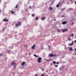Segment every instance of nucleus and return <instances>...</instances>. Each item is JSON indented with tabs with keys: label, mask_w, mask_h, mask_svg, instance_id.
Wrapping results in <instances>:
<instances>
[{
	"label": "nucleus",
	"mask_w": 76,
	"mask_h": 76,
	"mask_svg": "<svg viewBox=\"0 0 76 76\" xmlns=\"http://www.w3.org/2000/svg\"><path fill=\"white\" fill-rule=\"evenodd\" d=\"M41 60H42V58L41 57L39 58L37 60L38 63H41L42 62V61Z\"/></svg>",
	"instance_id": "nucleus-1"
},
{
	"label": "nucleus",
	"mask_w": 76,
	"mask_h": 76,
	"mask_svg": "<svg viewBox=\"0 0 76 76\" xmlns=\"http://www.w3.org/2000/svg\"><path fill=\"white\" fill-rule=\"evenodd\" d=\"M20 25H21V23L20 22H18V24L16 23L15 24V26L16 27H18V26H20Z\"/></svg>",
	"instance_id": "nucleus-2"
},
{
	"label": "nucleus",
	"mask_w": 76,
	"mask_h": 76,
	"mask_svg": "<svg viewBox=\"0 0 76 76\" xmlns=\"http://www.w3.org/2000/svg\"><path fill=\"white\" fill-rule=\"evenodd\" d=\"M56 54L53 55V54H50L49 55V56L50 57H56Z\"/></svg>",
	"instance_id": "nucleus-3"
},
{
	"label": "nucleus",
	"mask_w": 76,
	"mask_h": 76,
	"mask_svg": "<svg viewBox=\"0 0 76 76\" xmlns=\"http://www.w3.org/2000/svg\"><path fill=\"white\" fill-rule=\"evenodd\" d=\"M11 65L12 66H14V67H16V64L14 62H12L11 63Z\"/></svg>",
	"instance_id": "nucleus-4"
},
{
	"label": "nucleus",
	"mask_w": 76,
	"mask_h": 76,
	"mask_svg": "<svg viewBox=\"0 0 76 76\" xmlns=\"http://www.w3.org/2000/svg\"><path fill=\"white\" fill-rule=\"evenodd\" d=\"M62 31H63V32H66V31H68V28H65L64 30H62Z\"/></svg>",
	"instance_id": "nucleus-5"
},
{
	"label": "nucleus",
	"mask_w": 76,
	"mask_h": 76,
	"mask_svg": "<svg viewBox=\"0 0 76 76\" xmlns=\"http://www.w3.org/2000/svg\"><path fill=\"white\" fill-rule=\"evenodd\" d=\"M73 44V41H72V42L71 43H70L69 44V46H72Z\"/></svg>",
	"instance_id": "nucleus-6"
},
{
	"label": "nucleus",
	"mask_w": 76,
	"mask_h": 76,
	"mask_svg": "<svg viewBox=\"0 0 76 76\" xmlns=\"http://www.w3.org/2000/svg\"><path fill=\"white\" fill-rule=\"evenodd\" d=\"M67 23V22L66 21H64L62 22V25H65V24H66Z\"/></svg>",
	"instance_id": "nucleus-7"
},
{
	"label": "nucleus",
	"mask_w": 76,
	"mask_h": 76,
	"mask_svg": "<svg viewBox=\"0 0 76 76\" xmlns=\"http://www.w3.org/2000/svg\"><path fill=\"white\" fill-rule=\"evenodd\" d=\"M25 62H22V64H21V66H25Z\"/></svg>",
	"instance_id": "nucleus-8"
},
{
	"label": "nucleus",
	"mask_w": 76,
	"mask_h": 76,
	"mask_svg": "<svg viewBox=\"0 0 76 76\" xmlns=\"http://www.w3.org/2000/svg\"><path fill=\"white\" fill-rule=\"evenodd\" d=\"M3 20L5 22H8V21H9V20L7 19L6 20V18H5Z\"/></svg>",
	"instance_id": "nucleus-9"
},
{
	"label": "nucleus",
	"mask_w": 76,
	"mask_h": 76,
	"mask_svg": "<svg viewBox=\"0 0 76 76\" xmlns=\"http://www.w3.org/2000/svg\"><path fill=\"white\" fill-rule=\"evenodd\" d=\"M49 10H53V7H49Z\"/></svg>",
	"instance_id": "nucleus-10"
},
{
	"label": "nucleus",
	"mask_w": 76,
	"mask_h": 76,
	"mask_svg": "<svg viewBox=\"0 0 76 76\" xmlns=\"http://www.w3.org/2000/svg\"><path fill=\"white\" fill-rule=\"evenodd\" d=\"M50 60H51V58H49V59L46 60V61H48V62L50 63Z\"/></svg>",
	"instance_id": "nucleus-11"
},
{
	"label": "nucleus",
	"mask_w": 76,
	"mask_h": 76,
	"mask_svg": "<svg viewBox=\"0 0 76 76\" xmlns=\"http://www.w3.org/2000/svg\"><path fill=\"white\" fill-rule=\"evenodd\" d=\"M64 68V66H62V67H61L60 69H59V70H62V69H63V68Z\"/></svg>",
	"instance_id": "nucleus-12"
},
{
	"label": "nucleus",
	"mask_w": 76,
	"mask_h": 76,
	"mask_svg": "<svg viewBox=\"0 0 76 76\" xmlns=\"http://www.w3.org/2000/svg\"><path fill=\"white\" fill-rule=\"evenodd\" d=\"M69 50L70 51H73V49H72V47H70Z\"/></svg>",
	"instance_id": "nucleus-13"
},
{
	"label": "nucleus",
	"mask_w": 76,
	"mask_h": 76,
	"mask_svg": "<svg viewBox=\"0 0 76 76\" xmlns=\"http://www.w3.org/2000/svg\"><path fill=\"white\" fill-rule=\"evenodd\" d=\"M35 47V45H33V47H32V49H34Z\"/></svg>",
	"instance_id": "nucleus-14"
},
{
	"label": "nucleus",
	"mask_w": 76,
	"mask_h": 76,
	"mask_svg": "<svg viewBox=\"0 0 76 76\" xmlns=\"http://www.w3.org/2000/svg\"><path fill=\"white\" fill-rule=\"evenodd\" d=\"M34 57H39V56H37L36 55H34Z\"/></svg>",
	"instance_id": "nucleus-15"
},
{
	"label": "nucleus",
	"mask_w": 76,
	"mask_h": 76,
	"mask_svg": "<svg viewBox=\"0 0 76 76\" xmlns=\"http://www.w3.org/2000/svg\"><path fill=\"white\" fill-rule=\"evenodd\" d=\"M42 20H45V18L44 17L42 18Z\"/></svg>",
	"instance_id": "nucleus-16"
},
{
	"label": "nucleus",
	"mask_w": 76,
	"mask_h": 76,
	"mask_svg": "<svg viewBox=\"0 0 76 76\" xmlns=\"http://www.w3.org/2000/svg\"><path fill=\"white\" fill-rule=\"evenodd\" d=\"M53 64H56V62L55 61H53Z\"/></svg>",
	"instance_id": "nucleus-17"
},
{
	"label": "nucleus",
	"mask_w": 76,
	"mask_h": 76,
	"mask_svg": "<svg viewBox=\"0 0 76 76\" xmlns=\"http://www.w3.org/2000/svg\"><path fill=\"white\" fill-rule=\"evenodd\" d=\"M35 19L36 20H38V17H36L35 18Z\"/></svg>",
	"instance_id": "nucleus-18"
},
{
	"label": "nucleus",
	"mask_w": 76,
	"mask_h": 76,
	"mask_svg": "<svg viewBox=\"0 0 76 76\" xmlns=\"http://www.w3.org/2000/svg\"><path fill=\"white\" fill-rule=\"evenodd\" d=\"M7 53H9V54H10V53H11V52H10V50H8L7 51Z\"/></svg>",
	"instance_id": "nucleus-19"
},
{
	"label": "nucleus",
	"mask_w": 76,
	"mask_h": 76,
	"mask_svg": "<svg viewBox=\"0 0 76 76\" xmlns=\"http://www.w3.org/2000/svg\"><path fill=\"white\" fill-rule=\"evenodd\" d=\"M24 47H26V48H28V46H27V45H25L24 46Z\"/></svg>",
	"instance_id": "nucleus-20"
},
{
	"label": "nucleus",
	"mask_w": 76,
	"mask_h": 76,
	"mask_svg": "<svg viewBox=\"0 0 76 76\" xmlns=\"http://www.w3.org/2000/svg\"><path fill=\"white\" fill-rule=\"evenodd\" d=\"M55 67H58V65H54Z\"/></svg>",
	"instance_id": "nucleus-21"
},
{
	"label": "nucleus",
	"mask_w": 76,
	"mask_h": 76,
	"mask_svg": "<svg viewBox=\"0 0 76 76\" xmlns=\"http://www.w3.org/2000/svg\"><path fill=\"white\" fill-rule=\"evenodd\" d=\"M58 6H59V4H57L56 5V7H58Z\"/></svg>",
	"instance_id": "nucleus-22"
},
{
	"label": "nucleus",
	"mask_w": 76,
	"mask_h": 76,
	"mask_svg": "<svg viewBox=\"0 0 76 76\" xmlns=\"http://www.w3.org/2000/svg\"><path fill=\"white\" fill-rule=\"evenodd\" d=\"M53 63H50V66H53Z\"/></svg>",
	"instance_id": "nucleus-23"
},
{
	"label": "nucleus",
	"mask_w": 76,
	"mask_h": 76,
	"mask_svg": "<svg viewBox=\"0 0 76 76\" xmlns=\"http://www.w3.org/2000/svg\"><path fill=\"white\" fill-rule=\"evenodd\" d=\"M68 40H69V41H71V39H70V38H69Z\"/></svg>",
	"instance_id": "nucleus-24"
},
{
	"label": "nucleus",
	"mask_w": 76,
	"mask_h": 76,
	"mask_svg": "<svg viewBox=\"0 0 76 76\" xmlns=\"http://www.w3.org/2000/svg\"><path fill=\"white\" fill-rule=\"evenodd\" d=\"M25 10L26 12H28V10H27V9H25Z\"/></svg>",
	"instance_id": "nucleus-25"
},
{
	"label": "nucleus",
	"mask_w": 76,
	"mask_h": 76,
	"mask_svg": "<svg viewBox=\"0 0 76 76\" xmlns=\"http://www.w3.org/2000/svg\"><path fill=\"white\" fill-rule=\"evenodd\" d=\"M18 5H16V7H15V8H18Z\"/></svg>",
	"instance_id": "nucleus-26"
},
{
	"label": "nucleus",
	"mask_w": 76,
	"mask_h": 76,
	"mask_svg": "<svg viewBox=\"0 0 76 76\" xmlns=\"http://www.w3.org/2000/svg\"><path fill=\"white\" fill-rule=\"evenodd\" d=\"M11 13H12V14H13V13H14V12L13 11H11Z\"/></svg>",
	"instance_id": "nucleus-27"
},
{
	"label": "nucleus",
	"mask_w": 76,
	"mask_h": 76,
	"mask_svg": "<svg viewBox=\"0 0 76 76\" xmlns=\"http://www.w3.org/2000/svg\"><path fill=\"white\" fill-rule=\"evenodd\" d=\"M41 69H42V71H44V69H43V68H41Z\"/></svg>",
	"instance_id": "nucleus-28"
},
{
	"label": "nucleus",
	"mask_w": 76,
	"mask_h": 76,
	"mask_svg": "<svg viewBox=\"0 0 76 76\" xmlns=\"http://www.w3.org/2000/svg\"><path fill=\"white\" fill-rule=\"evenodd\" d=\"M71 36H72V34H70L69 36V38H70V37H71Z\"/></svg>",
	"instance_id": "nucleus-29"
},
{
	"label": "nucleus",
	"mask_w": 76,
	"mask_h": 76,
	"mask_svg": "<svg viewBox=\"0 0 76 76\" xmlns=\"http://www.w3.org/2000/svg\"><path fill=\"white\" fill-rule=\"evenodd\" d=\"M73 35H74L73 34H71V36L72 37H73Z\"/></svg>",
	"instance_id": "nucleus-30"
},
{
	"label": "nucleus",
	"mask_w": 76,
	"mask_h": 76,
	"mask_svg": "<svg viewBox=\"0 0 76 76\" xmlns=\"http://www.w3.org/2000/svg\"><path fill=\"white\" fill-rule=\"evenodd\" d=\"M32 16H33V17H34V16H35V15H32Z\"/></svg>",
	"instance_id": "nucleus-31"
},
{
	"label": "nucleus",
	"mask_w": 76,
	"mask_h": 76,
	"mask_svg": "<svg viewBox=\"0 0 76 76\" xmlns=\"http://www.w3.org/2000/svg\"><path fill=\"white\" fill-rule=\"evenodd\" d=\"M56 64H58V62H56Z\"/></svg>",
	"instance_id": "nucleus-32"
},
{
	"label": "nucleus",
	"mask_w": 76,
	"mask_h": 76,
	"mask_svg": "<svg viewBox=\"0 0 76 76\" xmlns=\"http://www.w3.org/2000/svg\"><path fill=\"white\" fill-rule=\"evenodd\" d=\"M58 32H60V29H58Z\"/></svg>",
	"instance_id": "nucleus-33"
},
{
	"label": "nucleus",
	"mask_w": 76,
	"mask_h": 76,
	"mask_svg": "<svg viewBox=\"0 0 76 76\" xmlns=\"http://www.w3.org/2000/svg\"><path fill=\"white\" fill-rule=\"evenodd\" d=\"M29 7H30V9H32V8H31V6H30Z\"/></svg>",
	"instance_id": "nucleus-34"
},
{
	"label": "nucleus",
	"mask_w": 76,
	"mask_h": 76,
	"mask_svg": "<svg viewBox=\"0 0 76 76\" xmlns=\"http://www.w3.org/2000/svg\"><path fill=\"white\" fill-rule=\"evenodd\" d=\"M1 55H2V53H0V56H1Z\"/></svg>",
	"instance_id": "nucleus-35"
},
{
	"label": "nucleus",
	"mask_w": 76,
	"mask_h": 76,
	"mask_svg": "<svg viewBox=\"0 0 76 76\" xmlns=\"http://www.w3.org/2000/svg\"><path fill=\"white\" fill-rule=\"evenodd\" d=\"M28 54H29V55H30L31 54V53H29Z\"/></svg>",
	"instance_id": "nucleus-36"
},
{
	"label": "nucleus",
	"mask_w": 76,
	"mask_h": 76,
	"mask_svg": "<svg viewBox=\"0 0 76 76\" xmlns=\"http://www.w3.org/2000/svg\"><path fill=\"white\" fill-rule=\"evenodd\" d=\"M74 42H76V40H75L74 41Z\"/></svg>",
	"instance_id": "nucleus-37"
},
{
	"label": "nucleus",
	"mask_w": 76,
	"mask_h": 76,
	"mask_svg": "<svg viewBox=\"0 0 76 76\" xmlns=\"http://www.w3.org/2000/svg\"><path fill=\"white\" fill-rule=\"evenodd\" d=\"M64 9H65V8H63V9H62L63 10H64Z\"/></svg>",
	"instance_id": "nucleus-38"
},
{
	"label": "nucleus",
	"mask_w": 76,
	"mask_h": 76,
	"mask_svg": "<svg viewBox=\"0 0 76 76\" xmlns=\"http://www.w3.org/2000/svg\"><path fill=\"white\" fill-rule=\"evenodd\" d=\"M35 76H38V75H37V74H36V75H35Z\"/></svg>",
	"instance_id": "nucleus-39"
},
{
	"label": "nucleus",
	"mask_w": 76,
	"mask_h": 76,
	"mask_svg": "<svg viewBox=\"0 0 76 76\" xmlns=\"http://www.w3.org/2000/svg\"><path fill=\"white\" fill-rule=\"evenodd\" d=\"M60 4V2H59L58 3V4H59V5Z\"/></svg>",
	"instance_id": "nucleus-40"
},
{
	"label": "nucleus",
	"mask_w": 76,
	"mask_h": 76,
	"mask_svg": "<svg viewBox=\"0 0 76 76\" xmlns=\"http://www.w3.org/2000/svg\"><path fill=\"white\" fill-rule=\"evenodd\" d=\"M41 76H44V75H41Z\"/></svg>",
	"instance_id": "nucleus-41"
},
{
	"label": "nucleus",
	"mask_w": 76,
	"mask_h": 76,
	"mask_svg": "<svg viewBox=\"0 0 76 76\" xmlns=\"http://www.w3.org/2000/svg\"><path fill=\"white\" fill-rule=\"evenodd\" d=\"M65 49H66V47H65Z\"/></svg>",
	"instance_id": "nucleus-42"
},
{
	"label": "nucleus",
	"mask_w": 76,
	"mask_h": 76,
	"mask_svg": "<svg viewBox=\"0 0 76 76\" xmlns=\"http://www.w3.org/2000/svg\"><path fill=\"white\" fill-rule=\"evenodd\" d=\"M75 51H76V48L75 49Z\"/></svg>",
	"instance_id": "nucleus-43"
},
{
	"label": "nucleus",
	"mask_w": 76,
	"mask_h": 76,
	"mask_svg": "<svg viewBox=\"0 0 76 76\" xmlns=\"http://www.w3.org/2000/svg\"><path fill=\"white\" fill-rule=\"evenodd\" d=\"M75 4H76V1L75 2Z\"/></svg>",
	"instance_id": "nucleus-44"
},
{
	"label": "nucleus",
	"mask_w": 76,
	"mask_h": 76,
	"mask_svg": "<svg viewBox=\"0 0 76 76\" xmlns=\"http://www.w3.org/2000/svg\"><path fill=\"white\" fill-rule=\"evenodd\" d=\"M70 0V1H72V0Z\"/></svg>",
	"instance_id": "nucleus-45"
},
{
	"label": "nucleus",
	"mask_w": 76,
	"mask_h": 76,
	"mask_svg": "<svg viewBox=\"0 0 76 76\" xmlns=\"http://www.w3.org/2000/svg\"><path fill=\"white\" fill-rule=\"evenodd\" d=\"M33 7H34V6H35V5H33Z\"/></svg>",
	"instance_id": "nucleus-46"
},
{
	"label": "nucleus",
	"mask_w": 76,
	"mask_h": 76,
	"mask_svg": "<svg viewBox=\"0 0 76 76\" xmlns=\"http://www.w3.org/2000/svg\"><path fill=\"white\" fill-rule=\"evenodd\" d=\"M74 23H72V24H74Z\"/></svg>",
	"instance_id": "nucleus-47"
},
{
	"label": "nucleus",
	"mask_w": 76,
	"mask_h": 76,
	"mask_svg": "<svg viewBox=\"0 0 76 76\" xmlns=\"http://www.w3.org/2000/svg\"><path fill=\"white\" fill-rule=\"evenodd\" d=\"M0 12H1V10L0 9Z\"/></svg>",
	"instance_id": "nucleus-48"
},
{
	"label": "nucleus",
	"mask_w": 76,
	"mask_h": 76,
	"mask_svg": "<svg viewBox=\"0 0 76 76\" xmlns=\"http://www.w3.org/2000/svg\"><path fill=\"white\" fill-rule=\"evenodd\" d=\"M58 37H59V36H58Z\"/></svg>",
	"instance_id": "nucleus-49"
},
{
	"label": "nucleus",
	"mask_w": 76,
	"mask_h": 76,
	"mask_svg": "<svg viewBox=\"0 0 76 76\" xmlns=\"http://www.w3.org/2000/svg\"><path fill=\"white\" fill-rule=\"evenodd\" d=\"M75 38L76 39V36L75 37Z\"/></svg>",
	"instance_id": "nucleus-50"
},
{
	"label": "nucleus",
	"mask_w": 76,
	"mask_h": 76,
	"mask_svg": "<svg viewBox=\"0 0 76 76\" xmlns=\"http://www.w3.org/2000/svg\"><path fill=\"white\" fill-rule=\"evenodd\" d=\"M42 49H43V48H42Z\"/></svg>",
	"instance_id": "nucleus-51"
},
{
	"label": "nucleus",
	"mask_w": 76,
	"mask_h": 76,
	"mask_svg": "<svg viewBox=\"0 0 76 76\" xmlns=\"http://www.w3.org/2000/svg\"><path fill=\"white\" fill-rule=\"evenodd\" d=\"M4 30V29H2V30L3 31Z\"/></svg>",
	"instance_id": "nucleus-52"
},
{
	"label": "nucleus",
	"mask_w": 76,
	"mask_h": 76,
	"mask_svg": "<svg viewBox=\"0 0 76 76\" xmlns=\"http://www.w3.org/2000/svg\"><path fill=\"white\" fill-rule=\"evenodd\" d=\"M75 56H76V53L75 54Z\"/></svg>",
	"instance_id": "nucleus-53"
},
{
	"label": "nucleus",
	"mask_w": 76,
	"mask_h": 76,
	"mask_svg": "<svg viewBox=\"0 0 76 76\" xmlns=\"http://www.w3.org/2000/svg\"><path fill=\"white\" fill-rule=\"evenodd\" d=\"M73 24L72 23V25H73Z\"/></svg>",
	"instance_id": "nucleus-54"
},
{
	"label": "nucleus",
	"mask_w": 76,
	"mask_h": 76,
	"mask_svg": "<svg viewBox=\"0 0 76 76\" xmlns=\"http://www.w3.org/2000/svg\"><path fill=\"white\" fill-rule=\"evenodd\" d=\"M49 47H50V46H49Z\"/></svg>",
	"instance_id": "nucleus-55"
},
{
	"label": "nucleus",
	"mask_w": 76,
	"mask_h": 76,
	"mask_svg": "<svg viewBox=\"0 0 76 76\" xmlns=\"http://www.w3.org/2000/svg\"><path fill=\"white\" fill-rule=\"evenodd\" d=\"M33 4H34V3H33Z\"/></svg>",
	"instance_id": "nucleus-56"
},
{
	"label": "nucleus",
	"mask_w": 76,
	"mask_h": 76,
	"mask_svg": "<svg viewBox=\"0 0 76 76\" xmlns=\"http://www.w3.org/2000/svg\"><path fill=\"white\" fill-rule=\"evenodd\" d=\"M68 48H69V47H68Z\"/></svg>",
	"instance_id": "nucleus-57"
}]
</instances>
